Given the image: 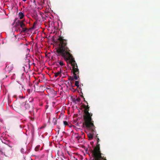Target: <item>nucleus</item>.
I'll use <instances>...</instances> for the list:
<instances>
[{"label":"nucleus","mask_w":160,"mask_h":160,"mask_svg":"<svg viewBox=\"0 0 160 160\" xmlns=\"http://www.w3.org/2000/svg\"><path fill=\"white\" fill-rule=\"evenodd\" d=\"M96 139L97 140V143H98L100 141V139L98 138V137L97 136L96 137Z\"/></svg>","instance_id":"18"},{"label":"nucleus","mask_w":160,"mask_h":160,"mask_svg":"<svg viewBox=\"0 0 160 160\" xmlns=\"http://www.w3.org/2000/svg\"><path fill=\"white\" fill-rule=\"evenodd\" d=\"M25 109L29 112H31L32 109V107L29 103H26L24 105Z\"/></svg>","instance_id":"5"},{"label":"nucleus","mask_w":160,"mask_h":160,"mask_svg":"<svg viewBox=\"0 0 160 160\" xmlns=\"http://www.w3.org/2000/svg\"><path fill=\"white\" fill-rule=\"evenodd\" d=\"M74 136L75 138L77 139V140H79L81 138V136L79 135L78 133H75L74 134Z\"/></svg>","instance_id":"10"},{"label":"nucleus","mask_w":160,"mask_h":160,"mask_svg":"<svg viewBox=\"0 0 160 160\" xmlns=\"http://www.w3.org/2000/svg\"><path fill=\"white\" fill-rule=\"evenodd\" d=\"M30 58H27V59L26 60L27 62H28V64H29V65H30Z\"/></svg>","instance_id":"19"},{"label":"nucleus","mask_w":160,"mask_h":160,"mask_svg":"<svg viewBox=\"0 0 160 160\" xmlns=\"http://www.w3.org/2000/svg\"><path fill=\"white\" fill-rule=\"evenodd\" d=\"M28 92H29H29H30V90H29V89L28 90Z\"/></svg>","instance_id":"27"},{"label":"nucleus","mask_w":160,"mask_h":160,"mask_svg":"<svg viewBox=\"0 0 160 160\" xmlns=\"http://www.w3.org/2000/svg\"><path fill=\"white\" fill-rule=\"evenodd\" d=\"M39 147V146L36 147L35 149V150L36 151H38V149Z\"/></svg>","instance_id":"20"},{"label":"nucleus","mask_w":160,"mask_h":160,"mask_svg":"<svg viewBox=\"0 0 160 160\" xmlns=\"http://www.w3.org/2000/svg\"><path fill=\"white\" fill-rule=\"evenodd\" d=\"M84 101L87 104V106H84V113L85 114L83 115V120L84 122L83 123V125L85 126L86 127L88 128L89 130L94 132V129H95V126L93 124V121L92 118V114L89 113V107L88 105L87 102L85 100L84 98Z\"/></svg>","instance_id":"2"},{"label":"nucleus","mask_w":160,"mask_h":160,"mask_svg":"<svg viewBox=\"0 0 160 160\" xmlns=\"http://www.w3.org/2000/svg\"><path fill=\"white\" fill-rule=\"evenodd\" d=\"M11 102V101H10L9 100H8V103H10Z\"/></svg>","instance_id":"22"},{"label":"nucleus","mask_w":160,"mask_h":160,"mask_svg":"<svg viewBox=\"0 0 160 160\" xmlns=\"http://www.w3.org/2000/svg\"><path fill=\"white\" fill-rule=\"evenodd\" d=\"M63 124L65 126L68 125V122L66 121H63Z\"/></svg>","instance_id":"17"},{"label":"nucleus","mask_w":160,"mask_h":160,"mask_svg":"<svg viewBox=\"0 0 160 160\" xmlns=\"http://www.w3.org/2000/svg\"><path fill=\"white\" fill-rule=\"evenodd\" d=\"M62 160H63V159H62Z\"/></svg>","instance_id":"29"},{"label":"nucleus","mask_w":160,"mask_h":160,"mask_svg":"<svg viewBox=\"0 0 160 160\" xmlns=\"http://www.w3.org/2000/svg\"><path fill=\"white\" fill-rule=\"evenodd\" d=\"M46 108H48V106L47 105L46 106Z\"/></svg>","instance_id":"23"},{"label":"nucleus","mask_w":160,"mask_h":160,"mask_svg":"<svg viewBox=\"0 0 160 160\" xmlns=\"http://www.w3.org/2000/svg\"><path fill=\"white\" fill-rule=\"evenodd\" d=\"M81 97H82V98H83V97L82 95H81Z\"/></svg>","instance_id":"24"},{"label":"nucleus","mask_w":160,"mask_h":160,"mask_svg":"<svg viewBox=\"0 0 160 160\" xmlns=\"http://www.w3.org/2000/svg\"><path fill=\"white\" fill-rule=\"evenodd\" d=\"M16 31H17V32L18 31H20V28H18L17 29L16 28Z\"/></svg>","instance_id":"21"},{"label":"nucleus","mask_w":160,"mask_h":160,"mask_svg":"<svg viewBox=\"0 0 160 160\" xmlns=\"http://www.w3.org/2000/svg\"><path fill=\"white\" fill-rule=\"evenodd\" d=\"M13 68V66L12 65H11L8 66L7 65L6 66L5 68V70L6 71L10 72L12 70Z\"/></svg>","instance_id":"8"},{"label":"nucleus","mask_w":160,"mask_h":160,"mask_svg":"<svg viewBox=\"0 0 160 160\" xmlns=\"http://www.w3.org/2000/svg\"><path fill=\"white\" fill-rule=\"evenodd\" d=\"M25 24L23 23V20H18L15 23V26L17 27L18 26H20L22 28L25 27Z\"/></svg>","instance_id":"4"},{"label":"nucleus","mask_w":160,"mask_h":160,"mask_svg":"<svg viewBox=\"0 0 160 160\" xmlns=\"http://www.w3.org/2000/svg\"><path fill=\"white\" fill-rule=\"evenodd\" d=\"M22 0L23 1L25 2V1H26L27 0Z\"/></svg>","instance_id":"26"},{"label":"nucleus","mask_w":160,"mask_h":160,"mask_svg":"<svg viewBox=\"0 0 160 160\" xmlns=\"http://www.w3.org/2000/svg\"><path fill=\"white\" fill-rule=\"evenodd\" d=\"M31 99H32V100L33 99L32 98Z\"/></svg>","instance_id":"28"},{"label":"nucleus","mask_w":160,"mask_h":160,"mask_svg":"<svg viewBox=\"0 0 160 160\" xmlns=\"http://www.w3.org/2000/svg\"><path fill=\"white\" fill-rule=\"evenodd\" d=\"M18 15L20 19H22L24 16L23 13L22 12H20L19 13Z\"/></svg>","instance_id":"12"},{"label":"nucleus","mask_w":160,"mask_h":160,"mask_svg":"<svg viewBox=\"0 0 160 160\" xmlns=\"http://www.w3.org/2000/svg\"><path fill=\"white\" fill-rule=\"evenodd\" d=\"M80 101H81V99L79 98H78L76 99L74 98L73 100V102H75L76 103V101L78 102H80Z\"/></svg>","instance_id":"13"},{"label":"nucleus","mask_w":160,"mask_h":160,"mask_svg":"<svg viewBox=\"0 0 160 160\" xmlns=\"http://www.w3.org/2000/svg\"><path fill=\"white\" fill-rule=\"evenodd\" d=\"M84 134V133L83 132H82V135H83V134Z\"/></svg>","instance_id":"25"},{"label":"nucleus","mask_w":160,"mask_h":160,"mask_svg":"<svg viewBox=\"0 0 160 160\" xmlns=\"http://www.w3.org/2000/svg\"><path fill=\"white\" fill-rule=\"evenodd\" d=\"M58 62L59 64V65H60L61 66H63V65H64V64L63 63V61H58V62Z\"/></svg>","instance_id":"14"},{"label":"nucleus","mask_w":160,"mask_h":160,"mask_svg":"<svg viewBox=\"0 0 160 160\" xmlns=\"http://www.w3.org/2000/svg\"><path fill=\"white\" fill-rule=\"evenodd\" d=\"M79 82L78 81H76L75 83V86L78 88L79 87Z\"/></svg>","instance_id":"16"},{"label":"nucleus","mask_w":160,"mask_h":160,"mask_svg":"<svg viewBox=\"0 0 160 160\" xmlns=\"http://www.w3.org/2000/svg\"><path fill=\"white\" fill-rule=\"evenodd\" d=\"M92 160H107L106 158H103L94 154H92Z\"/></svg>","instance_id":"7"},{"label":"nucleus","mask_w":160,"mask_h":160,"mask_svg":"<svg viewBox=\"0 0 160 160\" xmlns=\"http://www.w3.org/2000/svg\"><path fill=\"white\" fill-rule=\"evenodd\" d=\"M92 154H94L103 158H106L100 150V144L97 143L96 146L94 147L93 150L92 151Z\"/></svg>","instance_id":"3"},{"label":"nucleus","mask_w":160,"mask_h":160,"mask_svg":"<svg viewBox=\"0 0 160 160\" xmlns=\"http://www.w3.org/2000/svg\"><path fill=\"white\" fill-rule=\"evenodd\" d=\"M22 30L21 31V33H22V32H27L28 30L27 28H25L24 27L22 28Z\"/></svg>","instance_id":"9"},{"label":"nucleus","mask_w":160,"mask_h":160,"mask_svg":"<svg viewBox=\"0 0 160 160\" xmlns=\"http://www.w3.org/2000/svg\"><path fill=\"white\" fill-rule=\"evenodd\" d=\"M61 71L60 70V71H58V72L55 73L54 76L55 78L57 77L58 76H61Z\"/></svg>","instance_id":"11"},{"label":"nucleus","mask_w":160,"mask_h":160,"mask_svg":"<svg viewBox=\"0 0 160 160\" xmlns=\"http://www.w3.org/2000/svg\"><path fill=\"white\" fill-rule=\"evenodd\" d=\"M58 43L56 52L58 56H61L66 61L69 60L71 65L72 66L74 77H70L68 80L73 81L74 79L78 80L79 78V71L78 66L72 55L70 53V50L68 47L67 40L64 39L63 37L60 36L58 39Z\"/></svg>","instance_id":"1"},{"label":"nucleus","mask_w":160,"mask_h":160,"mask_svg":"<svg viewBox=\"0 0 160 160\" xmlns=\"http://www.w3.org/2000/svg\"><path fill=\"white\" fill-rule=\"evenodd\" d=\"M87 128L90 131L91 133H89L88 134V137L89 138V140H91L93 139V134H94L96 133V130H95V129H94V132H92V131L91 130H89L88 129V128Z\"/></svg>","instance_id":"6"},{"label":"nucleus","mask_w":160,"mask_h":160,"mask_svg":"<svg viewBox=\"0 0 160 160\" xmlns=\"http://www.w3.org/2000/svg\"><path fill=\"white\" fill-rule=\"evenodd\" d=\"M1 140H2V143L6 144L7 142V141L5 140L4 139H3V138H1Z\"/></svg>","instance_id":"15"}]
</instances>
